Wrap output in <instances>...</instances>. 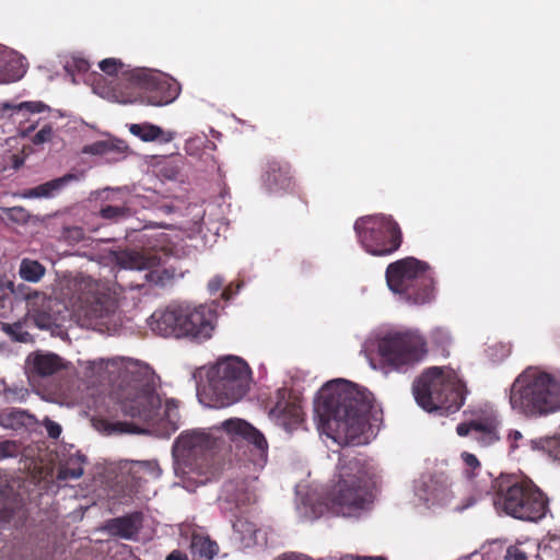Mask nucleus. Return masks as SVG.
I'll return each mask as SVG.
<instances>
[{"instance_id":"dca6fc26","label":"nucleus","mask_w":560,"mask_h":560,"mask_svg":"<svg viewBox=\"0 0 560 560\" xmlns=\"http://www.w3.org/2000/svg\"><path fill=\"white\" fill-rule=\"evenodd\" d=\"M16 299L26 301L27 314L40 329L59 326V322L65 317L66 306L60 300L38 291H32L24 284H19Z\"/></svg>"},{"instance_id":"ddd939ff","label":"nucleus","mask_w":560,"mask_h":560,"mask_svg":"<svg viewBox=\"0 0 560 560\" xmlns=\"http://www.w3.org/2000/svg\"><path fill=\"white\" fill-rule=\"evenodd\" d=\"M380 363L385 373L405 372L427 353L424 338L413 331H389L377 342Z\"/></svg>"},{"instance_id":"473e14b6","label":"nucleus","mask_w":560,"mask_h":560,"mask_svg":"<svg viewBox=\"0 0 560 560\" xmlns=\"http://www.w3.org/2000/svg\"><path fill=\"white\" fill-rule=\"evenodd\" d=\"M234 533L238 535L241 541L249 544L256 539L257 526L255 523L243 517H236L232 524Z\"/></svg>"},{"instance_id":"9b49d317","label":"nucleus","mask_w":560,"mask_h":560,"mask_svg":"<svg viewBox=\"0 0 560 560\" xmlns=\"http://www.w3.org/2000/svg\"><path fill=\"white\" fill-rule=\"evenodd\" d=\"M208 389L218 407L240 401L249 390L252 370L248 363L234 355L221 358L207 373Z\"/></svg>"},{"instance_id":"393cba45","label":"nucleus","mask_w":560,"mask_h":560,"mask_svg":"<svg viewBox=\"0 0 560 560\" xmlns=\"http://www.w3.org/2000/svg\"><path fill=\"white\" fill-rule=\"evenodd\" d=\"M129 131L143 141L160 140L163 143L171 142L174 139L175 132L164 131L159 126L152 124H131Z\"/></svg>"},{"instance_id":"f257e3e1","label":"nucleus","mask_w":560,"mask_h":560,"mask_svg":"<svg viewBox=\"0 0 560 560\" xmlns=\"http://www.w3.org/2000/svg\"><path fill=\"white\" fill-rule=\"evenodd\" d=\"M373 395L365 388L345 381L326 383L316 404L320 420L342 434L349 444H361L370 427Z\"/></svg>"},{"instance_id":"0eeeda50","label":"nucleus","mask_w":560,"mask_h":560,"mask_svg":"<svg viewBox=\"0 0 560 560\" xmlns=\"http://www.w3.org/2000/svg\"><path fill=\"white\" fill-rule=\"evenodd\" d=\"M213 312L206 305L171 304L150 317L151 330L162 337L208 339L213 330Z\"/></svg>"},{"instance_id":"c756f323","label":"nucleus","mask_w":560,"mask_h":560,"mask_svg":"<svg viewBox=\"0 0 560 560\" xmlns=\"http://www.w3.org/2000/svg\"><path fill=\"white\" fill-rule=\"evenodd\" d=\"M24 72L18 60L10 58L0 46V81H18Z\"/></svg>"},{"instance_id":"6e6d98bb","label":"nucleus","mask_w":560,"mask_h":560,"mask_svg":"<svg viewBox=\"0 0 560 560\" xmlns=\"http://www.w3.org/2000/svg\"><path fill=\"white\" fill-rule=\"evenodd\" d=\"M557 457L560 459V441H559V445L557 447Z\"/></svg>"},{"instance_id":"c9c22d12","label":"nucleus","mask_w":560,"mask_h":560,"mask_svg":"<svg viewBox=\"0 0 560 560\" xmlns=\"http://www.w3.org/2000/svg\"><path fill=\"white\" fill-rule=\"evenodd\" d=\"M113 150V144L105 140L95 141L86 144L82 149V153L91 155H103Z\"/></svg>"},{"instance_id":"423d86ee","label":"nucleus","mask_w":560,"mask_h":560,"mask_svg":"<svg viewBox=\"0 0 560 560\" xmlns=\"http://www.w3.org/2000/svg\"><path fill=\"white\" fill-rule=\"evenodd\" d=\"M412 394L423 410L447 416L462 408L467 388L455 371L432 366L413 382Z\"/></svg>"},{"instance_id":"2eb2a0df","label":"nucleus","mask_w":560,"mask_h":560,"mask_svg":"<svg viewBox=\"0 0 560 560\" xmlns=\"http://www.w3.org/2000/svg\"><path fill=\"white\" fill-rule=\"evenodd\" d=\"M117 306V300L110 294L90 291L79 296L73 316L82 327L101 329L115 314Z\"/></svg>"},{"instance_id":"aec40b11","label":"nucleus","mask_w":560,"mask_h":560,"mask_svg":"<svg viewBox=\"0 0 560 560\" xmlns=\"http://www.w3.org/2000/svg\"><path fill=\"white\" fill-rule=\"evenodd\" d=\"M255 501V492L244 479L226 481L219 498L221 510L233 515Z\"/></svg>"},{"instance_id":"de8ad7c7","label":"nucleus","mask_w":560,"mask_h":560,"mask_svg":"<svg viewBox=\"0 0 560 560\" xmlns=\"http://www.w3.org/2000/svg\"><path fill=\"white\" fill-rule=\"evenodd\" d=\"M106 368H107V362L103 359H100V360L89 362L88 370L91 371L92 374H94V373L101 374V372L106 370Z\"/></svg>"},{"instance_id":"4c0bfd02","label":"nucleus","mask_w":560,"mask_h":560,"mask_svg":"<svg viewBox=\"0 0 560 560\" xmlns=\"http://www.w3.org/2000/svg\"><path fill=\"white\" fill-rule=\"evenodd\" d=\"M433 503L446 504L451 498V490L447 485L441 483L440 488H434L430 493Z\"/></svg>"},{"instance_id":"4468645a","label":"nucleus","mask_w":560,"mask_h":560,"mask_svg":"<svg viewBox=\"0 0 560 560\" xmlns=\"http://www.w3.org/2000/svg\"><path fill=\"white\" fill-rule=\"evenodd\" d=\"M354 231L362 247L374 256L390 255L402 242L401 230L390 215L362 217L355 221Z\"/></svg>"},{"instance_id":"5701e85b","label":"nucleus","mask_w":560,"mask_h":560,"mask_svg":"<svg viewBox=\"0 0 560 560\" xmlns=\"http://www.w3.org/2000/svg\"><path fill=\"white\" fill-rule=\"evenodd\" d=\"M63 368L62 359L55 353H35L28 357V369L39 377L51 376Z\"/></svg>"},{"instance_id":"a211bd4d","label":"nucleus","mask_w":560,"mask_h":560,"mask_svg":"<svg viewBox=\"0 0 560 560\" xmlns=\"http://www.w3.org/2000/svg\"><path fill=\"white\" fill-rule=\"evenodd\" d=\"M222 429L231 436L233 441L243 440L250 446L253 462L256 465H265L268 457V443L264 434L253 427L249 422L232 418L222 422Z\"/></svg>"},{"instance_id":"9d476101","label":"nucleus","mask_w":560,"mask_h":560,"mask_svg":"<svg viewBox=\"0 0 560 560\" xmlns=\"http://www.w3.org/2000/svg\"><path fill=\"white\" fill-rule=\"evenodd\" d=\"M129 86L117 94V102H140L152 106L173 103L180 94V84L172 77L148 68H135L124 73Z\"/></svg>"},{"instance_id":"2f4dec72","label":"nucleus","mask_w":560,"mask_h":560,"mask_svg":"<svg viewBox=\"0 0 560 560\" xmlns=\"http://www.w3.org/2000/svg\"><path fill=\"white\" fill-rule=\"evenodd\" d=\"M73 178L74 175L67 174L62 177L40 184L31 190V196L51 197L56 191L60 190L68 182L72 180Z\"/></svg>"},{"instance_id":"ea45409f","label":"nucleus","mask_w":560,"mask_h":560,"mask_svg":"<svg viewBox=\"0 0 560 560\" xmlns=\"http://www.w3.org/2000/svg\"><path fill=\"white\" fill-rule=\"evenodd\" d=\"M90 69V63L88 60L83 58L74 57L66 65V70L73 74L74 72L78 73H85Z\"/></svg>"},{"instance_id":"39448f33","label":"nucleus","mask_w":560,"mask_h":560,"mask_svg":"<svg viewBox=\"0 0 560 560\" xmlns=\"http://www.w3.org/2000/svg\"><path fill=\"white\" fill-rule=\"evenodd\" d=\"M510 404L513 410L526 417L560 410V381L536 368H528L513 382Z\"/></svg>"},{"instance_id":"f704fd0d","label":"nucleus","mask_w":560,"mask_h":560,"mask_svg":"<svg viewBox=\"0 0 560 560\" xmlns=\"http://www.w3.org/2000/svg\"><path fill=\"white\" fill-rule=\"evenodd\" d=\"M129 209L120 206H105L101 209L100 214L103 219L118 221L129 215Z\"/></svg>"},{"instance_id":"5fc2aeb1","label":"nucleus","mask_w":560,"mask_h":560,"mask_svg":"<svg viewBox=\"0 0 560 560\" xmlns=\"http://www.w3.org/2000/svg\"><path fill=\"white\" fill-rule=\"evenodd\" d=\"M508 439L512 442L511 443V447L512 448H516L517 445L515 444V442H517L518 440L522 439V433L520 431H511L508 435Z\"/></svg>"},{"instance_id":"c03bdc74","label":"nucleus","mask_w":560,"mask_h":560,"mask_svg":"<svg viewBox=\"0 0 560 560\" xmlns=\"http://www.w3.org/2000/svg\"><path fill=\"white\" fill-rule=\"evenodd\" d=\"M7 395L13 400L24 401L28 396V390L24 387H14L7 390Z\"/></svg>"},{"instance_id":"72a5a7b5","label":"nucleus","mask_w":560,"mask_h":560,"mask_svg":"<svg viewBox=\"0 0 560 560\" xmlns=\"http://www.w3.org/2000/svg\"><path fill=\"white\" fill-rule=\"evenodd\" d=\"M2 108L4 110H12L16 113H28L37 114L46 110H50L49 106L42 101H26L19 104L3 103Z\"/></svg>"},{"instance_id":"7ed1b4c3","label":"nucleus","mask_w":560,"mask_h":560,"mask_svg":"<svg viewBox=\"0 0 560 560\" xmlns=\"http://www.w3.org/2000/svg\"><path fill=\"white\" fill-rule=\"evenodd\" d=\"M118 408L130 421H100L101 430L106 434H140L147 425H154L161 419L162 401L153 386L142 380H133L122 388Z\"/></svg>"},{"instance_id":"c85d7f7f","label":"nucleus","mask_w":560,"mask_h":560,"mask_svg":"<svg viewBox=\"0 0 560 560\" xmlns=\"http://www.w3.org/2000/svg\"><path fill=\"white\" fill-rule=\"evenodd\" d=\"M474 438L483 446L499 440L497 423L492 420L472 421Z\"/></svg>"},{"instance_id":"b1692460","label":"nucleus","mask_w":560,"mask_h":560,"mask_svg":"<svg viewBox=\"0 0 560 560\" xmlns=\"http://www.w3.org/2000/svg\"><path fill=\"white\" fill-rule=\"evenodd\" d=\"M86 464V456L79 451L69 454L63 460L60 462L56 479L58 481H68L79 479L84 472V465Z\"/></svg>"},{"instance_id":"f3484780","label":"nucleus","mask_w":560,"mask_h":560,"mask_svg":"<svg viewBox=\"0 0 560 560\" xmlns=\"http://www.w3.org/2000/svg\"><path fill=\"white\" fill-rule=\"evenodd\" d=\"M222 429L231 436L233 441L243 440L250 446L253 462L256 465H265L268 457V443L264 434L253 427L249 422L232 418L222 422Z\"/></svg>"},{"instance_id":"e433bc0d","label":"nucleus","mask_w":560,"mask_h":560,"mask_svg":"<svg viewBox=\"0 0 560 560\" xmlns=\"http://www.w3.org/2000/svg\"><path fill=\"white\" fill-rule=\"evenodd\" d=\"M20 455V445L16 441L4 440L0 442V460L15 458Z\"/></svg>"},{"instance_id":"4be33fe9","label":"nucleus","mask_w":560,"mask_h":560,"mask_svg":"<svg viewBox=\"0 0 560 560\" xmlns=\"http://www.w3.org/2000/svg\"><path fill=\"white\" fill-rule=\"evenodd\" d=\"M143 515L141 512H133L125 516L112 518L107 522V530L124 539H133L142 527Z\"/></svg>"},{"instance_id":"603ef678","label":"nucleus","mask_w":560,"mask_h":560,"mask_svg":"<svg viewBox=\"0 0 560 560\" xmlns=\"http://www.w3.org/2000/svg\"><path fill=\"white\" fill-rule=\"evenodd\" d=\"M178 409V404L174 399H170L165 404V416L167 418H171L173 416V412Z\"/></svg>"},{"instance_id":"cd10ccee","label":"nucleus","mask_w":560,"mask_h":560,"mask_svg":"<svg viewBox=\"0 0 560 560\" xmlns=\"http://www.w3.org/2000/svg\"><path fill=\"white\" fill-rule=\"evenodd\" d=\"M100 69L108 75H119L115 86L113 88V96L117 101V94H119V90L125 91L129 86V82L125 80L124 73L129 70L124 69V63L120 59L116 58H106L98 63Z\"/></svg>"},{"instance_id":"79ce46f5","label":"nucleus","mask_w":560,"mask_h":560,"mask_svg":"<svg viewBox=\"0 0 560 560\" xmlns=\"http://www.w3.org/2000/svg\"><path fill=\"white\" fill-rule=\"evenodd\" d=\"M462 458L465 465L471 470V472L468 474V477L472 478L476 475V470L480 469V463L478 458L474 454L468 452H464L462 454Z\"/></svg>"},{"instance_id":"49530a36","label":"nucleus","mask_w":560,"mask_h":560,"mask_svg":"<svg viewBox=\"0 0 560 560\" xmlns=\"http://www.w3.org/2000/svg\"><path fill=\"white\" fill-rule=\"evenodd\" d=\"M508 560H528V557L525 551L520 549L518 547H510L508 549L506 555Z\"/></svg>"},{"instance_id":"20e7f679","label":"nucleus","mask_w":560,"mask_h":560,"mask_svg":"<svg viewBox=\"0 0 560 560\" xmlns=\"http://www.w3.org/2000/svg\"><path fill=\"white\" fill-rule=\"evenodd\" d=\"M490 485L480 487L479 491L492 493L494 504L508 515L526 522L542 520L549 510L547 495L532 481H517L513 476L500 475L492 478Z\"/></svg>"},{"instance_id":"a18cd8bd","label":"nucleus","mask_w":560,"mask_h":560,"mask_svg":"<svg viewBox=\"0 0 560 560\" xmlns=\"http://www.w3.org/2000/svg\"><path fill=\"white\" fill-rule=\"evenodd\" d=\"M46 431L51 439H58L61 434V427L52 420H47L45 423Z\"/></svg>"},{"instance_id":"09e8293b","label":"nucleus","mask_w":560,"mask_h":560,"mask_svg":"<svg viewBox=\"0 0 560 560\" xmlns=\"http://www.w3.org/2000/svg\"><path fill=\"white\" fill-rule=\"evenodd\" d=\"M276 560H314L303 553L288 552L279 556Z\"/></svg>"},{"instance_id":"864d4df0","label":"nucleus","mask_w":560,"mask_h":560,"mask_svg":"<svg viewBox=\"0 0 560 560\" xmlns=\"http://www.w3.org/2000/svg\"><path fill=\"white\" fill-rule=\"evenodd\" d=\"M165 560H188V557L180 550H173Z\"/></svg>"},{"instance_id":"37998d69","label":"nucleus","mask_w":560,"mask_h":560,"mask_svg":"<svg viewBox=\"0 0 560 560\" xmlns=\"http://www.w3.org/2000/svg\"><path fill=\"white\" fill-rule=\"evenodd\" d=\"M19 291V285L15 288L12 281L0 278V302L3 301L9 293H12L16 296Z\"/></svg>"},{"instance_id":"412c9836","label":"nucleus","mask_w":560,"mask_h":560,"mask_svg":"<svg viewBox=\"0 0 560 560\" xmlns=\"http://www.w3.org/2000/svg\"><path fill=\"white\" fill-rule=\"evenodd\" d=\"M264 185L270 192L292 189L294 180L290 164L277 160L269 161L264 175Z\"/></svg>"},{"instance_id":"f03ea898","label":"nucleus","mask_w":560,"mask_h":560,"mask_svg":"<svg viewBox=\"0 0 560 560\" xmlns=\"http://www.w3.org/2000/svg\"><path fill=\"white\" fill-rule=\"evenodd\" d=\"M337 470V480L324 492L326 509L337 516H357L372 503L373 467L363 457L342 453Z\"/></svg>"},{"instance_id":"3c124183","label":"nucleus","mask_w":560,"mask_h":560,"mask_svg":"<svg viewBox=\"0 0 560 560\" xmlns=\"http://www.w3.org/2000/svg\"><path fill=\"white\" fill-rule=\"evenodd\" d=\"M340 560H386V558L376 556V557H360V556H352V555H345L340 558Z\"/></svg>"},{"instance_id":"6ab92c4d","label":"nucleus","mask_w":560,"mask_h":560,"mask_svg":"<svg viewBox=\"0 0 560 560\" xmlns=\"http://www.w3.org/2000/svg\"><path fill=\"white\" fill-rule=\"evenodd\" d=\"M275 405L270 409V416L285 431L291 432L303 421V411L300 402L292 397L287 387L278 388L275 394Z\"/></svg>"},{"instance_id":"f8f14e48","label":"nucleus","mask_w":560,"mask_h":560,"mask_svg":"<svg viewBox=\"0 0 560 560\" xmlns=\"http://www.w3.org/2000/svg\"><path fill=\"white\" fill-rule=\"evenodd\" d=\"M114 257L115 262L124 269L145 271V282L154 285L165 287L184 275L178 259L166 247L125 249L116 252Z\"/></svg>"},{"instance_id":"6e6552de","label":"nucleus","mask_w":560,"mask_h":560,"mask_svg":"<svg viewBox=\"0 0 560 560\" xmlns=\"http://www.w3.org/2000/svg\"><path fill=\"white\" fill-rule=\"evenodd\" d=\"M215 444L214 438L198 430L182 432L175 440L173 454L188 479L205 485L217 478L220 466L214 456Z\"/></svg>"},{"instance_id":"bb28decb","label":"nucleus","mask_w":560,"mask_h":560,"mask_svg":"<svg viewBox=\"0 0 560 560\" xmlns=\"http://www.w3.org/2000/svg\"><path fill=\"white\" fill-rule=\"evenodd\" d=\"M34 422L35 417L22 409L11 408L0 415V424L12 430L31 427Z\"/></svg>"},{"instance_id":"7c9ffc66","label":"nucleus","mask_w":560,"mask_h":560,"mask_svg":"<svg viewBox=\"0 0 560 560\" xmlns=\"http://www.w3.org/2000/svg\"><path fill=\"white\" fill-rule=\"evenodd\" d=\"M45 272L46 268L37 260L24 258L20 264V277L28 282H38Z\"/></svg>"},{"instance_id":"a19ab883","label":"nucleus","mask_w":560,"mask_h":560,"mask_svg":"<svg viewBox=\"0 0 560 560\" xmlns=\"http://www.w3.org/2000/svg\"><path fill=\"white\" fill-rule=\"evenodd\" d=\"M84 235V230L80 226H66L62 230V237L70 243L81 242Z\"/></svg>"},{"instance_id":"8fccbe9b","label":"nucleus","mask_w":560,"mask_h":560,"mask_svg":"<svg viewBox=\"0 0 560 560\" xmlns=\"http://www.w3.org/2000/svg\"><path fill=\"white\" fill-rule=\"evenodd\" d=\"M456 432L459 436H467L472 433V422L470 423H459L456 428Z\"/></svg>"},{"instance_id":"1a4fd4ad","label":"nucleus","mask_w":560,"mask_h":560,"mask_svg":"<svg viewBox=\"0 0 560 560\" xmlns=\"http://www.w3.org/2000/svg\"><path fill=\"white\" fill-rule=\"evenodd\" d=\"M385 278L388 289L409 304L422 305L434 298V278L425 261L406 257L390 262Z\"/></svg>"},{"instance_id":"58836bf2","label":"nucleus","mask_w":560,"mask_h":560,"mask_svg":"<svg viewBox=\"0 0 560 560\" xmlns=\"http://www.w3.org/2000/svg\"><path fill=\"white\" fill-rule=\"evenodd\" d=\"M54 135L52 126L50 124H46L33 136L32 142L35 145L44 144L51 141Z\"/></svg>"},{"instance_id":"a878e982","label":"nucleus","mask_w":560,"mask_h":560,"mask_svg":"<svg viewBox=\"0 0 560 560\" xmlns=\"http://www.w3.org/2000/svg\"><path fill=\"white\" fill-rule=\"evenodd\" d=\"M190 553L194 560H212L219 552L218 544L208 536L194 534L190 540Z\"/></svg>"}]
</instances>
